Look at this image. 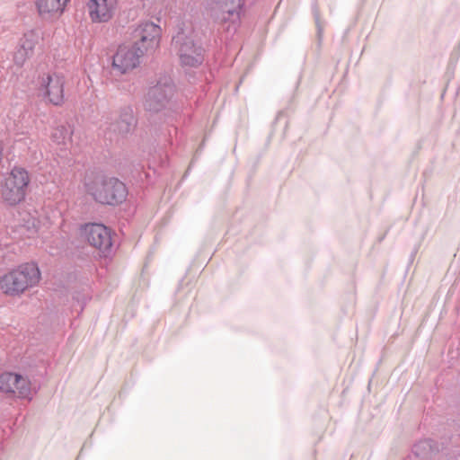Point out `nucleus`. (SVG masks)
I'll return each mask as SVG.
<instances>
[{"instance_id": "12", "label": "nucleus", "mask_w": 460, "mask_h": 460, "mask_svg": "<svg viewBox=\"0 0 460 460\" xmlns=\"http://www.w3.org/2000/svg\"><path fill=\"white\" fill-rule=\"evenodd\" d=\"M117 0H89L87 10L93 22L102 23L109 22L116 9Z\"/></svg>"}, {"instance_id": "13", "label": "nucleus", "mask_w": 460, "mask_h": 460, "mask_svg": "<svg viewBox=\"0 0 460 460\" xmlns=\"http://www.w3.org/2000/svg\"><path fill=\"white\" fill-rule=\"evenodd\" d=\"M69 0H35L39 16L43 21L52 22L64 13Z\"/></svg>"}, {"instance_id": "5", "label": "nucleus", "mask_w": 460, "mask_h": 460, "mask_svg": "<svg viewBox=\"0 0 460 460\" xmlns=\"http://www.w3.org/2000/svg\"><path fill=\"white\" fill-rule=\"evenodd\" d=\"M144 36L133 45H121L118 48L112 58V68L123 75L135 69L140 64V58L144 55Z\"/></svg>"}, {"instance_id": "1", "label": "nucleus", "mask_w": 460, "mask_h": 460, "mask_svg": "<svg viewBox=\"0 0 460 460\" xmlns=\"http://www.w3.org/2000/svg\"><path fill=\"white\" fill-rule=\"evenodd\" d=\"M84 186L95 201L104 205H119L128 196L126 185L115 177L95 176L85 181Z\"/></svg>"}, {"instance_id": "8", "label": "nucleus", "mask_w": 460, "mask_h": 460, "mask_svg": "<svg viewBox=\"0 0 460 460\" xmlns=\"http://www.w3.org/2000/svg\"><path fill=\"white\" fill-rule=\"evenodd\" d=\"M84 234L89 244L97 249L104 256L112 252V236L110 228L102 224H87L84 227Z\"/></svg>"}, {"instance_id": "11", "label": "nucleus", "mask_w": 460, "mask_h": 460, "mask_svg": "<svg viewBox=\"0 0 460 460\" xmlns=\"http://www.w3.org/2000/svg\"><path fill=\"white\" fill-rule=\"evenodd\" d=\"M42 40L41 33L38 30L26 31L20 40L19 48L14 54V61L22 66L25 60L34 54V49Z\"/></svg>"}, {"instance_id": "15", "label": "nucleus", "mask_w": 460, "mask_h": 460, "mask_svg": "<svg viewBox=\"0 0 460 460\" xmlns=\"http://www.w3.org/2000/svg\"><path fill=\"white\" fill-rule=\"evenodd\" d=\"M161 35L162 29L158 24L146 22V53L159 48Z\"/></svg>"}, {"instance_id": "9", "label": "nucleus", "mask_w": 460, "mask_h": 460, "mask_svg": "<svg viewBox=\"0 0 460 460\" xmlns=\"http://www.w3.org/2000/svg\"><path fill=\"white\" fill-rule=\"evenodd\" d=\"M241 0H213L212 10L217 20L229 22L227 31H235L240 22Z\"/></svg>"}, {"instance_id": "14", "label": "nucleus", "mask_w": 460, "mask_h": 460, "mask_svg": "<svg viewBox=\"0 0 460 460\" xmlns=\"http://www.w3.org/2000/svg\"><path fill=\"white\" fill-rule=\"evenodd\" d=\"M136 127V119L132 109H124L119 119L112 125V130L119 135H125L134 129Z\"/></svg>"}, {"instance_id": "19", "label": "nucleus", "mask_w": 460, "mask_h": 460, "mask_svg": "<svg viewBox=\"0 0 460 460\" xmlns=\"http://www.w3.org/2000/svg\"><path fill=\"white\" fill-rule=\"evenodd\" d=\"M418 447H419V445H416L414 447V451H416Z\"/></svg>"}, {"instance_id": "3", "label": "nucleus", "mask_w": 460, "mask_h": 460, "mask_svg": "<svg viewBox=\"0 0 460 460\" xmlns=\"http://www.w3.org/2000/svg\"><path fill=\"white\" fill-rule=\"evenodd\" d=\"M29 181L28 172L22 167H14L5 178L2 189L4 200L11 206L22 201L26 195Z\"/></svg>"}, {"instance_id": "10", "label": "nucleus", "mask_w": 460, "mask_h": 460, "mask_svg": "<svg viewBox=\"0 0 460 460\" xmlns=\"http://www.w3.org/2000/svg\"><path fill=\"white\" fill-rule=\"evenodd\" d=\"M0 391L16 394L19 398L31 400L30 380L19 374L4 372L0 375Z\"/></svg>"}, {"instance_id": "20", "label": "nucleus", "mask_w": 460, "mask_h": 460, "mask_svg": "<svg viewBox=\"0 0 460 460\" xmlns=\"http://www.w3.org/2000/svg\"><path fill=\"white\" fill-rule=\"evenodd\" d=\"M75 299H76L78 302H80V300H79V297H78V296H75Z\"/></svg>"}, {"instance_id": "6", "label": "nucleus", "mask_w": 460, "mask_h": 460, "mask_svg": "<svg viewBox=\"0 0 460 460\" xmlns=\"http://www.w3.org/2000/svg\"><path fill=\"white\" fill-rule=\"evenodd\" d=\"M172 45L182 66L196 67L203 62V49L197 46L183 31L173 37Z\"/></svg>"}, {"instance_id": "2", "label": "nucleus", "mask_w": 460, "mask_h": 460, "mask_svg": "<svg viewBox=\"0 0 460 460\" xmlns=\"http://www.w3.org/2000/svg\"><path fill=\"white\" fill-rule=\"evenodd\" d=\"M40 279V271L35 262L21 264L0 279V288L4 294L20 296L26 289L36 286Z\"/></svg>"}, {"instance_id": "7", "label": "nucleus", "mask_w": 460, "mask_h": 460, "mask_svg": "<svg viewBox=\"0 0 460 460\" xmlns=\"http://www.w3.org/2000/svg\"><path fill=\"white\" fill-rule=\"evenodd\" d=\"M175 92V85L169 75H161L155 84L149 87L147 93L148 110L159 111L166 106V104L172 98Z\"/></svg>"}, {"instance_id": "18", "label": "nucleus", "mask_w": 460, "mask_h": 460, "mask_svg": "<svg viewBox=\"0 0 460 460\" xmlns=\"http://www.w3.org/2000/svg\"><path fill=\"white\" fill-rule=\"evenodd\" d=\"M86 300H87V298H84V300L82 301L83 305H85Z\"/></svg>"}, {"instance_id": "17", "label": "nucleus", "mask_w": 460, "mask_h": 460, "mask_svg": "<svg viewBox=\"0 0 460 460\" xmlns=\"http://www.w3.org/2000/svg\"><path fill=\"white\" fill-rule=\"evenodd\" d=\"M23 227L26 228L27 236L29 238L33 237L38 233L39 222L32 218L31 222L28 221L27 225H24Z\"/></svg>"}, {"instance_id": "16", "label": "nucleus", "mask_w": 460, "mask_h": 460, "mask_svg": "<svg viewBox=\"0 0 460 460\" xmlns=\"http://www.w3.org/2000/svg\"><path fill=\"white\" fill-rule=\"evenodd\" d=\"M73 128L69 124L57 126L51 133V140L64 148L71 143Z\"/></svg>"}, {"instance_id": "4", "label": "nucleus", "mask_w": 460, "mask_h": 460, "mask_svg": "<svg viewBox=\"0 0 460 460\" xmlns=\"http://www.w3.org/2000/svg\"><path fill=\"white\" fill-rule=\"evenodd\" d=\"M37 90L39 95L47 102L60 106L65 100V78L57 73H43L37 78Z\"/></svg>"}]
</instances>
